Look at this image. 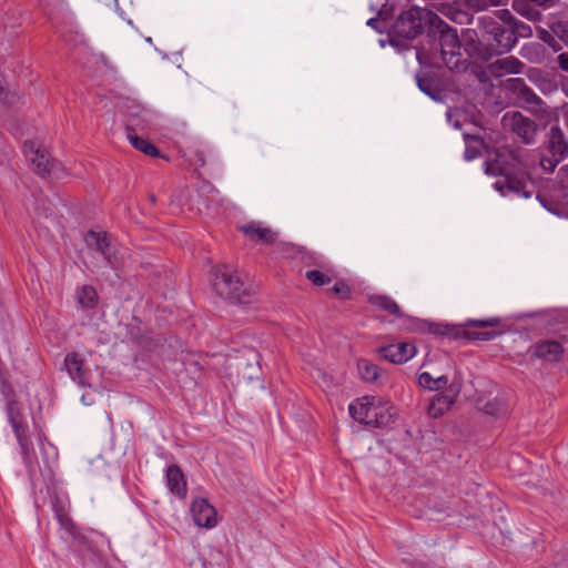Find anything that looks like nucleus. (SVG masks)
Segmentation results:
<instances>
[{
  "instance_id": "nucleus-1",
  "label": "nucleus",
  "mask_w": 568,
  "mask_h": 568,
  "mask_svg": "<svg viewBox=\"0 0 568 568\" xmlns=\"http://www.w3.org/2000/svg\"><path fill=\"white\" fill-rule=\"evenodd\" d=\"M528 169L526 151L511 145L498 148L485 162L486 174L503 178L494 184L503 195L515 193L525 199L531 196V191L527 189Z\"/></svg>"
},
{
  "instance_id": "nucleus-2",
  "label": "nucleus",
  "mask_w": 568,
  "mask_h": 568,
  "mask_svg": "<svg viewBox=\"0 0 568 568\" xmlns=\"http://www.w3.org/2000/svg\"><path fill=\"white\" fill-rule=\"evenodd\" d=\"M435 29L429 37L437 40V44L428 57L427 63L436 68L446 67L450 71H466L457 30L443 19H435Z\"/></svg>"
},
{
  "instance_id": "nucleus-3",
  "label": "nucleus",
  "mask_w": 568,
  "mask_h": 568,
  "mask_svg": "<svg viewBox=\"0 0 568 568\" xmlns=\"http://www.w3.org/2000/svg\"><path fill=\"white\" fill-rule=\"evenodd\" d=\"M392 409L393 407L387 406V403L374 396H363L348 406L349 414L356 422L372 427L389 425L395 417Z\"/></svg>"
},
{
  "instance_id": "nucleus-4",
  "label": "nucleus",
  "mask_w": 568,
  "mask_h": 568,
  "mask_svg": "<svg viewBox=\"0 0 568 568\" xmlns=\"http://www.w3.org/2000/svg\"><path fill=\"white\" fill-rule=\"evenodd\" d=\"M435 19L440 18L433 11L418 6H410L397 16L393 24V31L398 37L414 39L424 31L425 26H428V36H430L435 29Z\"/></svg>"
},
{
  "instance_id": "nucleus-5",
  "label": "nucleus",
  "mask_w": 568,
  "mask_h": 568,
  "mask_svg": "<svg viewBox=\"0 0 568 568\" xmlns=\"http://www.w3.org/2000/svg\"><path fill=\"white\" fill-rule=\"evenodd\" d=\"M213 287L215 292L231 303L247 304L253 294L251 287L246 286L237 273L232 272L227 266H219L213 271Z\"/></svg>"
},
{
  "instance_id": "nucleus-6",
  "label": "nucleus",
  "mask_w": 568,
  "mask_h": 568,
  "mask_svg": "<svg viewBox=\"0 0 568 568\" xmlns=\"http://www.w3.org/2000/svg\"><path fill=\"white\" fill-rule=\"evenodd\" d=\"M503 88L514 97L517 106L540 118L550 115L547 103L527 85L523 78H509L504 81Z\"/></svg>"
},
{
  "instance_id": "nucleus-7",
  "label": "nucleus",
  "mask_w": 568,
  "mask_h": 568,
  "mask_svg": "<svg viewBox=\"0 0 568 568\" xmlns=\"http://www.w3.org/2000/svg\"><path fill=\"white\" fill-rule=\"evenodd\" d=\"M478 27L483 33L491 55L509 52L515 47V37L509 28L501 26L494 17L484 16L478 19Z\"/></svg>"
},
{
  "instance_id": "nucleus-8",
  "label": "nucleus",
  "mask_w": 568,
  "mask_h": 568,
  "mask_svg": "<svg viewBox=\"0 0 568 568\" xmlns=\"http://www.w3.org/2000/svg\"><path fill=\"white\" fill-rule=\"evenodd\" d=\"M7 415L21 448L23 463L29 469H32L36 463V452L32 442L27 436L28 426L23 420L21 405L16 400H9L7 404Z\"/></svg>"
},
{
  "instance_id": "nucleus-9",
  "label": "nucleus",
  "mask_w": 568,
  "mask_h": 568,
  "mask_svg": "<svg viewBox=\"0 0 568 568\" xmlns=\"http://www.w3.org/2000/svg\"><path fill=\"white\" fill-rule=\"evenodd\" d=\"M546 154L540 158L545 171L554 172L557 165L568 156V138L564 131L554 125L549 129L545 141Z\"/></svg>"
},
{
  "instance_id": "nucleus-10",
  "label": "nucleus",
  "mask_w": 568,
  "mask_h": 568,
  "mask_svg": "<svg viewBox=\"0 0 568 568\" xmlns=\"http://www.w3.org/2000/svg\"><path fill=\"white\" fill-rule=\"evenodd\" d=\"M23 153L32 163L34 172L40 176H54L59 179L63 173L61 163L51 159L49 152L38 146L33 141H26Z\"/></svg>"
},
{
  "instance_id": "nucleus-11",
  "label": "nucleus",
  "mask_w": 568,
  "mask_h": 568,
  "mask_svg": "<svg viewBox=\"0 0 568 568\" xmlns=\"http://www.w3.org/2000/svg\"><path fill=\"white\" fill-rule=\"evenodd\" d=\"M505 130L516 134L525 144H532L537 134V124L518 111L506 112L501 118Z\"/></svg>"
},
{
  "instance_id": "nucleus-12",
  "label": "nucleus",
  "mask_w": 568,
  "mask_h": 568,
  "mask_svg": "<svg viewBox=\"0 0 568 568\" xmlns=\"http://www.w3.org/2000/svg\"><path fill=\"white\" fill-rule=\"evenodd\" d=\"M460 44L463 60H465L466 70L471 60L488 61L493 55L488 47L479 39L476 30L467 29L462 33Z\"/></svg>"
},
{
  "instance_id": "nucleus-13",
  "label": "nucleus",
  "mask_w": 568,
  "mask_h": 568,
  "mask_svg": "<svg viewBox=\"0 0 568 568\" xmlns=\"http://www.w3.org/2000/svg\"><path fill=\"white\" fill-rule=\"evenodd\" d=\"M429 332L435 335L446 336L452 339L467 338L474 341H490L503 333V331L473 332L466 331L457 325L444 323H433L429 325Z\"/></svg>"
},
{
  "instance_id": "nucleus-14",
  "label": "nucleus",
  "mask_w": 568,
  "mask_h": 568,
  "mask_svg": "<svg viewBox=\"0 0 568 568\" xmlns=\"http://www.w3.org/2000/svg\"><path fill=\"white\" fill-rule=\"evenodd\" d=\"M84 242L88 247L99 252L111 268H118L120 266V258L111 246L105 232L89 231L84 235Z\"/></svg>"
},
{
  "instance_id": "nucleus-15",
  "label": "nucleus",
  "mask_w": 568,
  "mask_h": 568,
  "mask_svg": "<svg viewBox=\"0 0 568 568\" xmlns=\"http://www.w3.org/2000/svg\"><path fill=\"white\" fill-rule=\"evenodd\" d=\"M559 0H511V8L531 22H540L542 11L554 8Z\"/></svg>"
},
{
  "instance_id": "nucleus-16",
  "label": "nucleus",
  "mask_w": 568,
  "mask_h": 568,
  "mask_svg": "<svg viewBox=\"0 0 568 568\" xmlns=\"http://www.w3.org/2000/svg\"><path fill=\"white\" fill-rule=\"evenodd\" d=\"M191 513L196 526L213 528L216 524V510L206 499H195L191 506Z\"/></svg>"
},
{
  "instance_id": "nucleus-17",
  "label": "nucleus",
  "mask_w": 568,
  "mask_h": 568,
  "mask_svg": "<svg viewBox=\"0 0 568 568\" xmlns=\"http://www.w3.org/2000/svg\"><path fill=\"white\" fill-rule=\"evenodd\" d=\"M378 353L384 359L393 364H403L415 355L416 347L410 343L389 344L381 347Z\"/></svg>"
},
{
  "instance_id": "nucleus-18",
  "label": "nucleus",
  "mask_w": 568,
  "mask_h": 568,
  "mask_svg": "<svg viewBox=\"0 0 568 568\" xmlns=\"http://www.w3.org/2000/svg\"><path fill=\"white\" fill-rule=\"evenodd\" d=\"M459 390L460 385L453 383L449 385L446 393L436 395V397L429 404V415L435 418L444 415L455 403V399L458 396Z\"/></svg>"
},
{
  "instance_id": "nucleus-19",
  "label": "nucleus",
  "mask_w": 568,
  "mask_h": 568,
  "mask_svg": "<svg viewBox=\"0 0 568 568\" xmlns=\"http://www.w3.org/2000/svg\"><path fill=\"white\" fill-rule=\"evenodd\" d=\"M240 230L243 234L252 241H258L265 244H271L276 241L277 234L270 227L262 226L261 223L250 222L242 225Z\"/></svg>"
},
{
  "instance_id": "nucleus-20",
  "label": "nucleus",
  "mask_w": 568,
  "mask_h": 568,
  "mask_svg": "<svg viewBox=\"0 0 568 568\" xmlns=\"http://www.w3.org/2000/svg\"><path fill=\"white\" fill-rule=\"evenodd\" d=\"M532 355L546 362H558L562 354L564 348L559 342L544 341L532 346Z\"/></svg>"
},
{
  "instance_id": "nucleus-21",
  "label": "nucleus",
  "mask_w": 568,
  "mask_h": 568,
  "mask_svg": "<svg viewBox=\"0 0 568 568\" xmlns=\"http://www.w3.org/2000/svg\"><path fill=\"white\" fill-rule=\"evenodd\" d=\"M64 366L69 376L79 385H85L87 369L83 358L78 353H69L64 358Z\"/></svg>"
},
{
  "instance_id": "nucleus-22",
  "label": "nucleus",
  "mask_w": 568,
  "mask_h": 568,
  "mask_svg": "<svg viewBox=\"0 0 568 568\" xmlns=\"http://www.w3.org/2000/svg\"><path fill=\"white\" fill-rule=\"evenodd\" d=\"M524 68L523 62L515 57L497 59L489 65L490 72L495 77H501L505 73H520Z\"/></svg>"
},
{
  "instance_id": "nucleus-23",
  "label": "nucleus",
  "mask_w": 568,
  "mask_h": 568,
  "mask_svg": "<svg viewBox=\"0 0 568 568\" xmlns=\"http://www.w3.org/2000/svg\"><path fill=\"white\" fill-rule=\"evenodd\" d=\"M166 483L170 491L179 497L186 494V483L181 468L176 465H171L166 469Z\"/></svg>"
},
{
  "instance_id": "nucleus-24",
  "label": "nucleus",
  "mask_w": 568,
  "mask_h": 568,
  "mask_svg": "<svg viewBox=\"0 0 568 568\" xmlns=\"http://www.w3.org/2000/svg\"><path fill=\"white\" fill-rule=\"evenodd\" d=\"M55 515L61 529L68 537H70L72 540L79 544L85 542V537L83 536V534H81L77 525L72 521V519L68 516V514L62 507L55 510Z\"/></svg>"
},
{
  "instance_id": "nucleus-25",
  "label": "nucleus",
  "mask_w": 568,
  "mask_h": 568,
  "mask_svg": "<svg viewBox=\"0 0 568 568\" xmlns=\"http://www.w3.org/2000/svg\"><path fill=\"white\" fill-rule=\"evenodd\" d=\"M125 134L128 140L131 142L134 149L141 151L142 153L149 156H158L159 150L154 144L144 140L143 138L138 136L134 129L131 125L125 128Z\"/></svg>"
},
{
  "instance_id": "nucleus-26",
  "label": "nucleus",
  "mask_w": 568,
  "mask_h": 568,
  "mask_svg": "<svg viewBox=\"0 0 568 568\" xmlns=\"http://www.w3.org/2000/svg\"><path fill=\"white\" fill-rule=\"evenodd\" d=\"M369 302L373 306H376L390 315H395L397 317H403L404 315L398 304L387 295H373L371 296Z\"/></svg>"
},
{
  "instance_id": "nucleus-27",
  "label": "nucleus",
  "mask_w": 568,
  "mask_h": 568,
  "mask_svg": "<svg viewBox=\"0 0 568 568\" xmlns=\"http://www.w3.org/2000/svg\"><path fill=\"white\" fill-rule=\"evenodd\" d=\"M357 369L361 378L369 383L376 382L381 374V368L366 359L357 362Z\"/></svg>"
},
{
  "instance_id": "nucleus-28",
  "label": "nucleus",
  "mask_w": 568,
  "mask_h": 568,
  "mask_svg": "<svg viewBox=\"0 0 568 568\" xmlns=\"http://www.w3.org/2000/svg\"><path fill=\"white\" fill-rule=\"evenodd\" d=\"M416 82L422 92L430 97L432 99H436L439 94L438 84L436 80L427 74L417 75Z\"/></svg>"
},
{
  "instance_id": "nucleus-29",
  "label": "nucleus",
  "mask_w": 568,
  "mask_h": 568,
  "mask_svg": "<svg viewBox=\"0 0 568 568\" xmlns=\"http://www.w3.org/2000/svg\"><path fill=\"white\" fill-rule=\"evenodd\" d=\"M78 301L82 306L87 308L94 307L98 301L95 290L89 285L83 286L78 293Z\"/></svg>"
},
{
  "instance_id": "nucleus-30",
  "label": "nucleus",
  "mask_w": 568,
  "mask_h": 568,
  "mask_svg": "<svg viewBox=\"0 0 568 568\" xmlns=\"http://www.w3.org/2000/svg\"><path fill=\"white\" fill-rule=\"evenodd\" d=\"M509 31L513 32V36L515 37V44L517 43L518 38H529L532 36L531 27L517 18L509 28Z\"/></svg>"
},
{
  "instance_id": "nucleus-31",
  "label": "nucleus",
  "mask_w": 568,
  "mask_h": 568,
  "mask_svg": "<svg viewBox=\"0 0 568 568\" xmlns=\"http://www.w3.org/2000/svg\"><path fill=\"white\" fill-rule=\"evenodd\" d=\"M305 277L316 286H323L331 283L332 278L318 270H310L305 273Z\"/></svg>"
},
{
  "instance_id": "nucleus-32",
  "label": "nucleus",
  "mask_w": 568,
  "mask_h": 568,
  "mask_svg": "<svg viewBox=\"0 0 568 568\" xmlns=\"http://www.w3.org/2000/svg\"><path fill=\"white\" fill-rule=\"evenodd\" d=\"M537 32H538V38L542 42L548 44L555 52L561 50L560 43L555 39V37L549 31H547L544 28H538Z\"/></svg>"
},
{
  "instance_id": "nucleus-33",
  "label": "nucleus",
  "mask_w": 568,
  "mask_h": 568,
  "mask_svg": "<svg viewBox=\"0 0 568 568\" xmlns=\"http://www.w3.org/2000/svg\"><path fill=\"white\" fill-rule=\"evenodd\" d=\"M483 410L488 415L498 416L505 412V405L500 400L494 399L491 402H487L484 405Z\"/></svg>"
},
{
  "instance_id": "nucleus-34",
  "label": "nucleus",
  "mask_w": 568,
  "mask_h": 568,
  "mask_svg": "<svg viewBox=\"0 0 568 568\" xmlns=\"http://www.w3.org/2000/svg\"><path fill=\"white\" fill-rule=\"evenodd\" d=\"M500 323L499 317H489L487 320H468L466 325L473 327H495Z\"/></svg>"
},
{
  "instance_id": "nucleus-35",
  "label": "nucleus",
  "mask_w": 568,
  "mask_h": 568,
  "mask_svg": "<svg viewBox=\"0 0 568 568\" xmlns=\"http://www.w3.org/2000/svg\"><path fill=\"white\" fill-rule=\"evenodd\" d=\"M21 97L18 92L7 90L3 87V93L0 95V100L7 105H14L20 101Z\"/></svg>"
},
{
  "instance_id": "nucleus-36",
  "label": "nucleus",
  "mask_w": 568,
  "mask_h": 568,
  "mask_svg": "<svg viewBox=\"0 0 568 568\" xmlns=\"http://www.w3.org/2000/svg\"><path fill=\"white\" fill-rule=\"evenodd\" d=\"M558 38L568 47V21H560L552 28Z\"/></svg>"
},
{
  "instance_id": "nucleus-37",
  "label": "nucleus",
  "mask_w": 568,
  "mask_h": 568,
  "mask_svg": "<svg viewBox=\"0 0 568 568\" xmlns=\"http://www.w3.org/2000/svg\"><path fill=\"white\" fill-rule=\"evenodd\" d=\"M470 141L479 143L476 138H466V150H465V159L470 161L479 155V150L477 146H473Z\"/></svg>"
},
{
  "instance_id": "nucleus-38",
  "label": "nucleus",
  "mask_w": 568,
  "mask_h": 568,
  "mask_svg": "<svg viewBox=\"0 0 568 568\" xmlns=\"http://www.w3.org/2000/svg\"><path fill=\"white\" fill-rule=\"evenodd\" d=\"M495 14L508 28H510L516 20V17L508 9L497 10Z\"/></svg>"
},
{
  "instance_id": "nucleus-39",
  "label": "nucleus",
  "mask_w": 568,
  "mask_h": 568,
  "mask_svg": "<svg viewBox=\"0 0 568 568\" xmlns=\"http://www.w3.org/2000/svg\"><path fill=\"white\" fill-rule=\"evenodd\" d=\"M418 383L420 386L425 388H428L430 390H437V386L435 385V378L427 372H424L418 376Z\"/></svg>"
},
{
  "instance_id": "nucleus-40",
  "label": "nucleus",
  "mask_w": 568,
  "mask_h": 568,
  "mask_svg": "<svg viewBox=\"0 0 568 568\" xmlns=\"http://www.w3.org/2000/svg\"><path fill=\"white\" fill-rule=\"evenodd\" d=\"M465 4L475 11H484L489 8L486 0H463Z\"/></svg>"
},
{
  "instance_id": "nucleus-41",
  "label": "nucleus",
  "mask_w": 568,
  "mask_h": 568,
  "mask_svg": "<svg viewBox=\"0 0 568 568\" xmlns=\"http://www.w3.org/2000/svg\"><path fill=\"white\" fill-rule=\"evenodd\" d=\"M332 291L335 293V294H343V295H348L349 294V288L346 284L344 283H336L333 287H332Z\"/></svg>"
},
{
  "instance_id": "nucleus-42",
  "label": "nucleus",
  "mask_w": 568,
  "mask_h": 568,
  "mask_svg": "<svg viewBox=\"0 0 568 568\" xmlns=\"http://www.w3.org/2000/svg\"><path fill=\"white\" fill-rule=\"evenodd\" d=\"M558 65L562 71L568 72V53H560L557 58Z\"/></svg>"
},
{
  "instance_id": "nucleus-43",
  "label": "nucleus",
  "mask_w": 568,
  "mask_h": 568,
  "mask_svg": "<svg viewBox=\"0 0 568 568\" xmlns=\"http://www.w3.org/2000/svg\"><path fill=\"white\" fill-rule=\"evenodd\" d=\"M447 384H448V378L446 375H442V376H438L435 378V385L437 386V390L445 388L447 386Z\"/></svg>"
},
{
  "instance_id": "nucleus-44",
  "label": "nucleus",
  "mask_w": 568,
  "mask_h": 568,
  "mask_svg": "<svg viewBox=\"0 0 568 568\" xmlns=\"http://www.w3.org/2000/svg\"><path fill=\"white\" fill-rule=\"evenodd\" d=\"M560 173V176H561V181L562 183H565L566 185H568V164L562 166L559 171Z\"/></svg>"
},
{
  "instance_id": "nucleus-45",
  "label": "nucleus",
  "mask_w": 568,
  "mask_h": 568,
  "mask_svg": "<svg viewBox=\"0 0 568 568\" xmlns=\"http://www.w3.org/2000/svg\"><path fill=\"white\" fill-rule=\"evenodd\" d=\"M561 118H562V123L567 128L568 130V108H562V111H561Z\"/></svg>"
},
{
  "instance_id": "nucleus-46",
  "label": "nucleus",
  "mask_w": 568,
  "mask_h": 568,
  "mask_svg": "<svg viewBox=\"0 0 568 568\" xmlns=\"http://www.w3.org/2000/svg\"><path fill=\"white\" fill-rule=\"evenodd\" d=\"M486 1L490 8V7H497V6L505 4L508 0H486Z\"/></svg>"
},
{
  "instance_id": "nucleus-47",
  "label": "nucleus",
  "mask_w": 568,
  "mask_h": 568,
  "mask_svg": "<svg viewBox=\"0 0 568 568\" xmlns=\"http://www.w3.org/2000/svg\"><path fill=\"white\" fill-rule=\"evenodd\" d=\"M440 11L446 14V16H449L450 14V11H452V8L448 7V6H442V9Z\"/></svg>"
},
{
  "instance_id": "nucleus-48",
  "label": "nucleus",
  "mask_w": 568,
  "mask_h": 568,
  "mask_svg": "<svg viewBox=\"0 0 568 568\" xmlns=\"http://www.w3.org/2000/svg\"><path fill=\"white\" fill-rule=\"evenodd\" d=\"M2 75L0 74V95L3 93Z\"/></svg>"
},
{
  "instance_id": "nucleus-49",
  "label": "nucleus",
  "mask_w": 568,
  "mask_h": 568,
  "mask_svg": "<svg viewBox=\"0 0 568 568\" xmlns=\"http://www.w3.org/2000/svg\"><path fill=\"white\" fill-rule=\"evenodd\" d=\"M417 59L422 62L423 55L420 52H417Z\"/></svg>"
},
{
  "instance_id": "nucleus-50",
  "label": "nucleus",
  "mask_w": 568,
  "mask_h": 568,
  "mask_svg": "<svg viewBox=\"0 0 568 568\" xmlns=\"http://www.w3.org/2000/svg\"><path fill=\"white\" fill-rule=\"evenodd\" d=\"M150 201H151L152 203H154V202H155V196H154V195H151V196H150Z\"/></svg>"
},
{
  "instance_id": "nucleus-51",
  "label": "nucleus",
  "mask_w": 568,
  "mask_h": 568,
  "mask_svg": "<svg viewBox=\"0 0 568 568\" xmlns=\"http://www.w3.org/2000/svg\"><path fill=\"white\" fill-rule=\"evenodd\" d=\"M145 41H146L148 43H152V38H146V39H145Z\"/></svg>"
},
{
  "instance_id": "nucleus-52",
  "label": "nucleus",
  "mask_w": 568,
  "mask_h": 568,
  "mask_svg": "<svg viewBox=\"0 0 568 568\" xmlns=\"http://www.w3.org/2000/svg\"><path fill=\"white\" fill-rule=\"evenodd\" d=\"M368 24H374V20H373V19H369V20H368Z\"/></svg>"
}]
</instances>
